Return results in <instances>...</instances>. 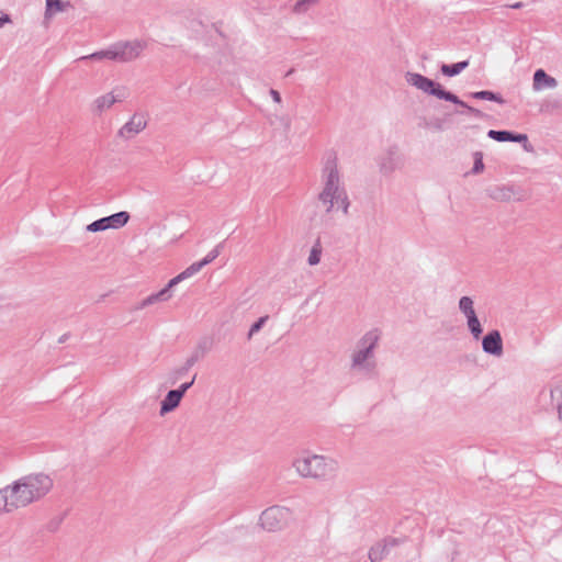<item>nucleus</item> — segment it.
Here are the masks:
<instances>
[{"label": "nucleus", "instance_id": "f257e3e1", "mask_svg": "<svg viewBox=\"0 0 562 562\" xmlns=\"http://www.w3.org/2000/svg\"><path fill=\"white\" fill-rule=\"evenodd\" d=\"M321 180L322 190L318 193V200L325 206L326 213H330L337 209L341 210L344 215H348L350 201L340 178L335 155H329L325 160L322 168Z\"/></svg>", "mask_w": 562, "mask_h": 562}, {"label": "nucleus", "instance_id": "f03ea898", "mask_svg": "<svg viewBox=\"0 0 562 562\" xmlns=\"http://www.w3.org/2000/svg\"><path fill=\"white\" fill-rule=\"evenodd\" d=\"M53 487V480L44 473L24 475L7 485L11 492L12 504L19 508L26 507L46 496Z\"/></svg>", "mask_w": 562, "mask_h": 562}, {"label": "nucleus", "instance_id": "7ed1b4c3", "mask_svg": "<svg viewBox=\"0 0 562 562\" xmlns=\"http://www.w3.org/2000/svg\"><path fill=\"white\" fill-rule=\"evenodd\" d=\"M381 339V331L372 328L366 331L355 344L350 353V370L362 376L371 378L376 370L375 350Z\"/></svg>", "mask_w": 562, "mask_h": 562}, {"label": "nucleus", "instance_id": "20e7f679", "mask_svg": "<svg viewBox=\"0 0 562 562\" xmlns=\"http://www.w3.org/2000/svg\"><path fill=\"white\" fill-rule=\"evenodd\" d=\"M292 465L300 476L318 481L331 480L338 471V463L335 459L310 452L297 456Z\"/></svg>", "mask_w": 562, "mask_h": 562}, {"label": "nucleus", "instance_id": "39448f33", "mask_svg": "<svg viewBox=\"0 0 562 562\" xmlns=\"http://www.w3.org/2000/svg\"><path fill=\"white\" fill-rule=\"evenodd\" d=\"M405 79L408 85L412 87L423 91L426 94L434 95L440 100H445L451 102L453 104L460 105L465 109L467 113L473 115L476 119H482V111L468 105L458 95L454 93L445 90L438 82L429 79L420 74L407 71L405 74Z\"/></svg>", "mask_w": 562, "mask_h": 562}, {"label": "nucleus", "instance_id": "423d86ee", "mask_svg": "<svg viewBox=\"0 0 562 562\" xmlns=\"http://www.w3.org/2000/svg\"><path fill=\"white\" fill-rule=\"evenodd\" d=\"M221 245H217L213 248L202 260L193 262L187 269H184L181 273L172 278L167 285L158 291L157 293L150 294L146 299H144L137 306L136 310H143L149 305L156 304L158 302L168 301L171 297V288L182 282L186 279L193 277L198 273L203 267L211 263L215 260L220 255Z\"/></svg>", "mask_w": 562, "mask_h": 562}, {"label": "nucleus", "instance_id": "0eeeda50", "mask_svg": "<svg viewBox=\"0 0 562 562\" xmlns=\"http://www.w3.org/2000/svg\"><path fill=\"white\" fill-rule=\"evenodd\" d=\"M291 520L292 512L284 506H271L265 509L260 515V525L269 532L279 531L285 528Z\"/></svg>", "mask_w": 562, "mask_h": 562}, {"label": "nucleus", "instance_id": "6e6552de", "mask_svg": "<svg viewBox=\"0 0 562 562\" xmlns=\"http://www.w3.org/2000/svg\"><path fill=\"white\" fill-rule=\"evenodd\" d=\"M111 46L113 50V61L125 64L138 58L147 47V42L136 38L132 41H119L111 44Z\"/></svg>", "mask_w": 562, "mask_h": 562}, {"label": "nucleus", "instance_id": "1a4fd4ad", "mask_svg": "<svg viewBox=\"0 0 562 562\" xmlns=\"http://www.w3.org/2000/svg\"><path fill=\"white\" fill-rule=\"evenodd\" d=\"M458 308L467 322L468 330L473 339L479 340L483 334V326L474 308V301L471 296H461L458 302Z\"/></svg>", "mask_w": 562, "mask_h": 562}, {"label": "nucleus", "instance_id": "9d476101", "mask_svg": "<svg viewBox=\"0 0 562 562\" xmlns=\"http://www.w3.org/2000/svg\"><path fill=\"white\" fill-rule=\"evenodd\" d=\"M130 220V213L126 211H120L112 215L101 217L87 226L88 232H102L105 229H119L127 224Z\"/></svg>", "mask_w": 562, "mask_h": 562}, {"label": "nucleus", "instance_id": "9b49d317", "mask_svg": "<svg viewBox=\"0 0 562 562\" xmlns=\"http://www.w3.org/2000/svg\"><path fill=\"white\" fill-rule=\"evenodd\" d=\"M126 98V91L123 88H116L113 91L98 97L92 103V111L95 114L109 110L116 102H122Z\"/></svg>", "mask_w": 562, "mask_h": 562}, {"label": "nucleus", "instance_id": "f8f14e48", "mask_svg": "<svg viewBox=\"0 0 562 562\" xmlns=\"http://www.w3.org/2000/svg\"><path fill=\"white\" fill-rule=\"evenodd\" d=\"M402 165V158L396 147H390L379 158L380 171L383 175H390Z\"/></svg>", "mask_w": 562, "mask_h": 562}, {"label": "nucleus", "instance_id": "ddd939ff", "mask_svg": "<svg viewBox=\"0 0 562 562\" xmlns=\"http://www.w3.org/2000/svg\"><path fill=\"white\" fill-rule=\"evenodd\" d=\"M482 349L485 353L494 357L503 355V339L497 329H493L482 337Z\"/></svg>", "mask_w": 562, "mask_h": 562}, {"label": "nucleus", "instance_id": "4468645a", "mask_svg": "<svg viewBox=\"0 0 562 562\" xmlns=\"http://www.w3.org/2000/svg\"><path fill=\"white\" fill-rule=\"evenodd\" d=\"M147 125L145 115L135 113L119 131L120 136L128 139L140 133Z\"/></svg>", "mask_w": 562, "mask_h": 562}, {"label": "nucleus", "instance_id": "2eb2a0df", "mask_svg": "<svg viewBox=\"0 0 562 562\" xmlns=\"http://www.w3.org/2000/svg\"><path fill=\"white\" fill-rule=\"evenodd\" d=\"M532 80V89L536 92L558 87L557 79L548 75L543 69H537Z\"/></svg>", "mask_w": 562, "mask_h": 562}, {"label": "nucleus", "instance_id": "dca6fc26", "mask_svg": "<svg viewBox=\"0 0 562 562\" xmlns=\"http://www.w3.org/2000/svg\"><path fill=\"white\" fill-rule=\"evenodd\" d=\"M487 136L497 142L521 143V142H527V139H528L526 134H516V133H513L509 131H496V130H490L487 132Z\"/></svg>", "mask_w": 562, "mask_h": 562}, {"label": "nucleus", "instance_id": "f3484780", "mask_svg": "<svg viewBox=\"0 0 562 562\" xmlns=\"http://www.w3.org/2000/svg\"><path fill=\"white\" fill-rule=\"evenodd\" d=\"M397 544V539L391 538L386 539L384 543H378L373 546L369 551V559L371 562L381 561L387 553L390 547H395Z\"/></svg>", "mask_w": 562, "mask_h": 562}, {"label": "nucleus", "instance_id": "a211bd4d", "mask_svg": "<svg viewBox=\"0 0 562 562\" xmlns=\"http://www.w3.org/2000/svg\"><path fill=\"white\" fill-rule=\"evenodd\" d=\"M183 396L177 390H170L160 403V414L165 415L179 406Z\"/></svg>", "mask_w": 562, "mask_h": 562}, {"label": "nucleus", "instance_id": "6ab92c4d", "mask_svg": "<svg viewBox=\"0 0 562 562\" xmlns=\"http://www.w3.org/2000/svg\"><path fill=\"white\" fill-rule=\"evenodd\" d=\"M488 196L495 201H509L515 196L514 188L495 186L487 189Z\"/></svg>", "mask_w": 562, "mask_h": 562}, {"label": "nucleus", "instance_id": "aec40b11", "mask_svg": "<svg viewBox=\"0 0 562 562\" xmlns=\"http://www.w3.org/2000/svg\"><path fill=\"white\" fill-rule=\"evenodd\" d=\"M18 509L15 504H12L11 492L7 490V486L0 488V515L4 513H12Z\"/></svg>", "mask_w": 562, "mask_h": 562}, {"label": "nucleus", "instance_id": "412c9836", "mask_svg": "<svg viewBox=\"0 0 562 562\" xmlns=\"http://www.w3.org/2000/svg\"><path fill=\"white\" fill-rule=\"evenodd\" d=\"M469 66V60L458 61L456 64H442L440 71L443 76L454 77Z\"/></svg>", "mask_w": 562, "mask_h": 562}, {"label": "nucleus", "instance_id": "4be33fe9", "mask_svg": "<svg viewBox=\"0 0 562 562\" xmlns=\"http://www.w3.org/2000/svg\"><path fill=\"white\" fill-rule=\"evenodd\" d=\"M470 97L473 99H479V100L493 101V102H496L499 104L505 103V100L503 99V97L499 93H496V92H493L490 90H481V91L471 92Z\"/></svg>", "mask_w": 562, "mask_h": 562}, {"label": "nucleus", "instance_id": "5701e85b", "mask_svg": "<svg viewBox=\"0 0 562 562\" xmlns=\"http://www.w3.org/2000/svg\"><path fill=\"white\" fill-rule=\"evenodd\" d=\"M102 60V59H108V60H111L113 61V50H112V46H108L106 48L102 49V50H98V52H94L92 54H89V55H86V56H81L78 60Z\"/></svg>", "mask_w": 562, "mask_h": 562}, {"label": "nucleus", "instance_id": "b1692460", "mask_svg": "<svg viewBox=\"0 0 562 562\" xmlns=\"http://www.w3.org/2000/svg\"><path fill=\"white\" fill-rule=\"evenodd\" d=\"M68 3L60 0H46V15H52L66 10Z\"/></svg>", "mask_w": 562, "mask_h": 562}, {"label": "nucleus", "instance_id": "393cba45", "mask_svg": "<svg viewBox=\"0 0 562 562\" xmlns=\"http://www.w3.org/2000/svg\"><path fill=\"white\" fill-rule=\"evenodd\" d=\"M321 257H322V246H321L319 241H317L316 244L313 245V247L310 251V255L307 258L308 265L315 266V265L319 263Z\"/></svg>", "mask_w": 562, "mask_h": 562}, {"label": "nucleus", "instance_id": "a878e982", "mask_svg": "<svg viewBox=\"0 0 562 562\" xmlns=\"http://www.w3.org/2000/svg\"><path fill=\"white\" fill-rule=\"evenodd\" d=\"M188 371L182 366L179 368L173 369L168 373V383L171 385H175L180 379H182Z\"/></svg>", "mask_w": 562, "mask_h": 562}, {"label": "nucleus", "instance_id": "bb28decb", "mask_svg": "<svg viewBox=\"0 0 562 562\" xmlns=\"http://www.w3.org/2000/svg\"><path fill=\"white\" fill-rule=\"evenodd\" d=\"M473 158L474 162L472 173L477 175L484 170L483 154L481 151H475L473 154Z\"/></svg>", "mask_w": 562, "mask_h": 562}, {"label": "nucleus", "instance_id": "cd10ccee", "mask_svg": "<svg viewBox=\"0 0 562 562\" xmlns=\"http://www.w3.org/2000/svg\"><path fill=\"white\" fill-rule=\"evenodd\" d=\"M268 318H269L268 315L261 316L250 326V329L248 331V339H250L255 334H257L265 326Z\"/></svg>", "mask_w": 562, "mask_h": 562}, {"label": "nucleus", "instance_id": "c85d7f7f", "mask_svg": "<svg viewBox=\"0 0 562 562\" xmlns=\"http://www.w3.org/2000/svg\"><path fill=\"white\" fill-rule=\"evenodd\" d=\"M314 3L315 0H299L294 5V12L299 14L305 13Z\"/></svg>", "mask_w": 562, "mask_h": 562}, {"label": "nucleus", "instance_id": "c756f323", "mask_svg": "<svg viewBox=\"0 0 562 562\" xmlns=\"http://www.w3.org/2000/svg\"><path fill=\"white\" fill-rule=\"evenodd\" d=\"M199 359L200 355L198 352H194L186 360L182 367L186 368V370L189 372L190 369L199 361Z\"/></svg>", "mask_w": 562, "mask_h": 562}, {"label": "nucleus", "instance_id": "7c9ffc66", "mask_svg": "<svg viewBox=\"0 0 562 562\" xmlns=\"http://www.w3.org/2000/svg\"><path fill=\"white\" fill-rule=\"evenodd\" d=\"M195 376L196 375H193V378L188 381V382H184L182 383L178 389H176L178 392L181 393V395L183 396L184 393L194 384V381H195Z\"/></svg>", "mask_w": 562, "mask_h": 562}, {"label": "nucleus", "instance_id": "2f4dec72", "mask_svg": "<svg viewBox=\"0 0 562 562\" xmlns=\"http://www.w3.org/2000/svg\"><path fill=\"white\" fill-rule=\"evenodd\" d=\"M269 93H270V95H271V98H272V100H273L274 102H277V103H280V102H281V94H280L277 90H274V89H270V92H269Z\"/></svg>", "mask_w": 562, "mask_h": 562}, {"label": "nucleus", "instance_id": "473e14b6", "mask_svg": "<svg viewBox=\"0 0 562 562\" xmlns=\"http://www.w3.org/2000/svg\"><path fill=\"white\" fill-rule=\"evenodd\" d=\"M11 22V18L9 14H3L0 16V29L7 24V23H10Z\"/></svg>", "mask_w": 562, "mask_h": 562}, {"label": "nucleus", "instance_id": "72a5a7b5", "mask_svg": "<svg viewBox=\"0 0 562 562\" xmlns=\"http://www.w3.org/2000/svg\"><path fill=\"white\" fill-rule=\"evenodd\" d=\"M522 5H524L522 2H516L514 4H510L509 8H512V9H520V8H522Z\"/></svg>", "mask_w": 562, "mask_h": 562}, {"label": "nucleus", "instance_id": "f704fd0d", "mask_svg": "<svg viewBox=\"0 0 562 562\" xmlns=\"http://www.w3.org/2000/svg\"><path fill=\"white\" fill-rule=\"evenodd\" d=\"M559 418L562 422V403L558 405Z\"/></svg>", "mask_w": 562, "mask_h": 562}, {"label": "nucleus", "instance_id": "c9c22d12", "mask_svg": "<svg viewBox=\"0 0 562 562\" xmlns=\"http://www.w3.org/2000/svg\"><path fill=\"white\" fill-rule=\"evenodd\" d=\"M284 125H285V127H286V128H289L290 123H289V121H288V120H285V121H284Z\"/></svg>", "mask_w": 562, "mask_h": 562}]
</instances>
